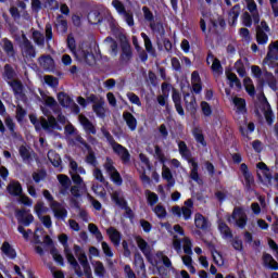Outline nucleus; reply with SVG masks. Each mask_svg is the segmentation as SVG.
Segmentation results:
<instances>
[{"mask_svg":"<svg viewBox=\"0 0 278 278\" xmlns=\"http://www.w3.org/2000/svg\"><path fill=\"white\" fill-rule=\"evenodd\" d=\"M67 47L75 58H77L80 62H86V64H89V66L94 63V54H92L90 48H80L77 50V45L73 34L67 36Z\"/></svg>","mask_w":278,"mask_h":278,"instance_id":"nucleus-1","label":"nucleus"},{"mask_svg":"<svg viewBox=\"0 0 278 278\" xmlns=\"http://www.w3.org/2000/svg\"><path fill=\"white\" fill-rule=\"evenodd\" d=\"M30 123H33L35 125L36 129H40L42 127L43 131H46V134H53L54 129H62V127H60V124H58V119L54 116H49V119L45 118V117H38L30 115Z\"/></svg>","mask_w":278,"mask_h":278,"instance_id":"nucleus-2","label":"nucleus"},{"mask_svg":"<svg viewBox=\"0 0 278 278\" xmlns=\"http://www.w3.org/2000/svg\"><path fill=\"white\" fill-rule=\"evenodd\" d=\"M59 240H60V243L64 245L65 257L68 264H71L73 270L75 271V275H77V277H84V271L81 270V266H79L77 258H75V255H73V252H71L68 244H66L68 242V236L63 233L59 237Z\"/></svg>","mask_w":278,"mask_h":278,"instance_id":"nucleus-3","label":"nucleus"},{"mask_svg":"<svg viewBox=\"0 0 278 278\" xmlns=\"http://www.w3.org/2000/svg\"><path fill=\"white\" fill-rule=\"evenodd\" d=\"M226 220L229 223V225H235V227H239V229H244V227H247V223L249 222V217L242 207L236 206L232 214L226 215Z\"/></svg>","mask_w":278,"mask_h":278,"instance_id":"nucleus-4","label":"nucleus"},{"mask_svg":"<svg viewBox=\"0 0 278 278\" xmlns=\"http://www.w3.org/2000/svg\"><path fill=\"white\" fill-rule=\"evenodd\" d=\"M21 54L24 58V60H27L30 62L31 60L36 59L37 51L36 46H34V42L27 38V35L22 34V41L20 43Z\"/></svg>","mask_w":278,"mask_h":278,"instance_id":"nucleus-5","label":"nucleus"},{"mask_svg":"<svg viewBox=\"0 0 278 278\" xmlns=\"http://www.w3.org/2000/svg\"><path fill=\"white\" fill-rule=\"evenodd\" d=\"M112 5L115 8L117 14L124 18L125 23H127L129 27H134V12L131 10H127L121 0H113Z\"/></svg>","mask_w":278,"mask_h":278,"instance_id":"nucleus-6","label":"nucleus"},{"mask_svg":"<svg viewBox=\"0 0 278 278\" xmlns=\"http://www.w3.org/2000/svg\"><path fill=\"white\" fill-rule=\"evenodd\" d=\"M74 253L83 267L84 275L87 278H92V268H90V263H88V256H86V252L81 249V247L75 244Z\"/></svg>","mask_w":278,"mask_h":278,"instance_id":"nucleus-7","label":"nucleus"},{"mask_svg":"<svg viewBox=\"0 0 278 278\" xmlns=\"http://www.w3.org/2000/svg\"><path fill=\"white\" fill-rule=\"evenodd\" d=\"M119 42H121V49H122L119 60L124 64H127L131 61V58H134V52L131 51V45L129 43V40H127V36H125V34L119 35Z\"/></svg>","mask_w":278,"mask_h":278,"instance_id":"nucleus-8","label":"nucleus"},{"mask_svg":"<svg viewBox=\"0 0 278 278\" xmlns=\"http://www.w3.org/2000/svg\"><path fill=\"white\" fill-rule=\"evenodd\" d=\"M278 60V40L271 42L268 46V52L263 60V64L265 66H268L269 68H275V66H278L277 61Z\"/></svg>","mask_w":278,"mask_h":278,"instance_id":"nucleus-9","label":"nucleus"},{"mask_svg":"<svg viewBox=\"0 0 278 278\" xmlns=\"http://www.w3.org/2000/svg\"><path fill=\"white\" fill-rule=\"evenodd\" d=\"M268 34H270V27L266 21H262L260 25L256 26V42L257 45H267Z\"/></svg>","mask_w":278,"mask_h":278,"instance_id":"nucleus-10","label":"nucleus"},{"mask_svg":"<svg viewBox=\"0 0 278 278\" xmlns=\"http://www.w3.org/2000/svg\"><path fill=\"white\" fill-rule=\"evenodd\" d=\"M50 208L53 212L54 218H56V220H66L68 216V211L66 210V206H64V204L60 202H53Z\"/></svg>","mask_w":278,"mask_h":278,"instance_id":"nucleus-11","label":"nucleus"},{"mask_svg":"<svg viewBox=\"0 0 278 278\" xmlns=\"http://www.w3.org/2000/svg\"><path fill=\"white\" fill-rule=\"evenodd\" d=\"M112 149L113 152L122 160L123 164H129V162H131V154L127 148L123 147L121 143H115Z\"/></svg>","mask_w":278,"mask_h":278,"instance_id":"nucleus-12","label":"nucleus"},{"mask_svg":"<svg viewBox=\"0 0 278 278\" xmlns=\"http://www.w3.org/2000/svg\"><path fill=\"white\" fill-rule=\"evenodd\" d=\"M240 170L244 177L247 190H253V186H255V178H253V174L249 172V166L243 163L240 165Z\"/></svg>","mask_w":278,"mask_h":278,"instance_id":"nucleus-13","label":"nucleus"},{"mask_svg":"<svg viewBox=\"0 0 278 278\" xmlns=\"http://www.w3.org/2000/svg\"><path fill=\"white\" fill-rule=\"evenodd\" d=\"M15 216L17 218V222L25 227H29V225L34 223V215L27 214V211H25V208L15 211Z\"/></svg>","mask_w":278,"mask_h":278,"instance_id":"nucleus-14","label":"nucleus"},{"mask_svg":"<svg viewBox=\"0 0 278 278\" xmlns=\"http://www.w3.org/2000/svg\"><path fill=\"white\" fill-rule=\"evenodd\" d=\"M78 121L80 125H83V128L86 131V134H88L89 136L90 134L92 136L97 135V127H94V124H92V122H90V119H88L86 115H79Z\"/></svg>","mask_w":278,"mask_h":278,"instance_id":"nucleus-15","label":"nucleus"},{"mask_svg":"<svg viewBox=\"0 0 278 278\" xmlns=\"http://www.w3.org/2000/svg\"><path fill=\"white\" fill-rule=\"evenodd\" d=\"M172 214H174V216H178V218H180L182 214L185 220H190V218H192V210L188 208V206H173Z\"/></svg>","mask_w":278,"mask_h":278,"instance_id":"nucleus-16","label":"nucleus"},{"mask_svg":"<svg viewBox=\"0 0 278 278\" xmlns=\"http://www.w3.org/2000/svg\"><path fill=\"white\" fill-rule=\"evenodd\" d=\"M194 225L197 229H201L202 231H207L210 229V220L203 216L201 213H197L194 215Z\"/></svg>","mask_w":278,"mask_h":278,"instance_id":"nucleus-17","label":"nucleus"},{"mask_svg":"<svg viewBox=\"0 0 278 278\" xmlns=\"http://www.w3.org/2000/svg\"><path fill=\"white\" fill-rule=\"evenodd\" d=\"M39 65L45 71H53L55 66V61H53V58L49 54H43L38 59Z\"/></svg>","mask_w":278,"mask_h":278,"instance_id":"nucleus-18","label":"nucleus"},{"mask_svg":"<svg viewBox=\"0 0 278 278\" xmlns=\"http://www.w3.org/2000/svg\"><path fill=\"white\" fill-rule=\"evenodd\" d=\"M262 84L266 81L271 90H277V78L268 70H263V78L261 79Z\"/></svg>","mask_w":278,"mask_h":278,"instance_id":"nucleus-19","label":"nucleus"},{"mask_svg":"<svg viewBox=\"0 0 278 278\" xmlns=\"http://www.w3.org/2000/svg\"><path fill=\"white\" fill-rule=\"evenodd\" d=\"M123 119L125 121L127 127L130 129V131H136L138 127V119H136V116L131 114L128 111L123 112Z\"/></svg>","mask_w":278,"mask_h":278,"instance_id":"nucleus-20","label":"nucleus"},{"mask_svg":"<svg viewBox=\"0 0 278 278\" xmlns=\"http://www.w3.org/2000/svg\"><path fill=\"white\" fill-rule=\"evenodd\" d=\"M136 243L147 260H151V247L149 243L142 237H136Z\"/></svg>","mask_w":278,"mask_h":278,"instance_id":"nucleus-21","label":"nucleus"},{"mask_svg":"<svg viewBox=\"0 0 278 278\" xmlns=\"http://www.w3.org/2000/svg\"><path fill=\"white\" fill-rule=\"evenodd\" d=\"M189 164H191V173H190V179L199 184L200 186H203V179L199 177V164L194 159L189 160Z\"/></svg>","mask_w":278,"mask_h":278,"instance_id":"nucleus-22","label":"nucleus"},{"mask_svg":"<svg viewBox=\"0 0 278 278\" xmlns=\"http://www.w3.org/2000/svg\"><path fill=\"white\" fill-rule=\"evenodd\" d=\"M7 191L11 197H18L23 192V186L18 180H12L10 184L7 186Z\"/></svg>","mask_w":278,"mask_h":278,"instance_id":"nucleus-23","label":"nucleus"},{"mask_svg":"<svg viewBox=\"0 0 278 278\" xmlns=\"http://www.w3.org/2000/svg\"><path fill=\"white\" fill-rule=\"evenodd\" d=\"M54 27L58 31H61V34H66V31H68V21L64 18V15L59 14L56 16V22L54 24Z\"/></svg>","mask_w":278,"mask_h":278,"instance_id":"nucleus-24","label":"nucleus"},{"mask_svg":"<svg viewBox=\"0 0 278 278\" xmlns=\"http://www.w3.org/2000/svg\"><path fill=\"white\" fill-rule=\"evenodd\" d=\"M262 260H263V266H265L266 268H271V270L278 269V263H277V261H275L273 255L264 252Z\"/></svg>","mask_w":278,"mask_h":278,"instance_id":"nucleus-25","label":"nucleus"},{"mask_svg":"<svg viewBox=\"0 0 278 278\" xmlns=\"http://www.w3.org/2000/svg\"><path fill=\"white\" fill-rule=\"evenodd\" d=\"M172 99L174 101V105L177 113L180 116H184L185 112H184V106H181V94H179V91H177V89H173Z\"/></svg>","mask_w":278,"mask_h":278,"instance_id":"nucleus-26","label":"nucleus"},{"mask_svg":"<svg viewBox=\"0 0 278 278\" xmlns=\"http://www.w3.org/2000/svg\"><path fill=\"white\" fill-rule=\"evenodd\" d=\"M106 233H108L111 242H113L114 247L121 245V231H118L114 227H110V228H108Z\"/></svg>","mask_w":278,"mask_h":278,"instance_id":"nucleus-27","label":"nucleus"},{"mask_svg":"<svg viewBox=\"0 0 278 278\" xmlns=\"http://www.w3.org/2000/svg\"><path fill=\"white\" fill-rule=\"evenodd\" d=\"M135 266L139 268L138 275L141 274V277H147V268L144 266V258H142V255L140 253L135 254Z\"/></svg>","mask_w":278,"mask_h":278,"instance_id":"nucleus-28","label":"nucleus"},{"mask_svg":"<svg viewBox=\"0 0 278 278\" xmlns=\"http://www.w3.org/2000/svg\"><path fill=\"white\" fill-rule=\"evenodd\" d=\"M218 230L222 233L224 240H229L233 238V232L231 231V228L225 222L218 223Z\"/></svg>","mask_w":278,"mask_h":278,"instance_id":"nucleus-29","label":"nucleus"},{"mask_svg":"<svg viewBox=\"0 0 278 278\" xmlns=\"http://www.w3.org/2000/svg\"><path fill=\"white\" fill-rule=\"evenodd\" d=\"M191 85L193 88V92H195V94H199L203 89L201 87V76H199V72L197 71L192 72L191 74Z\"/></svg>","mask_w":278,"mask_h":278,"instance_id":"nucleus-30","label":"nucleus"},{"mask_svg":"<svg viewBox=\"0 0 278 278\" xmlns=\"http://www.w3.org/2000/svg\"><path fill=\"white\" fill-rule=\"evenodd\" d=\"M265 106H264V116L266 119L267 125H273L275 121V114L273 113V109H270V103H268V100L264 98Z\"/></svg>","mask_w":278,"mask_h":278,"instance_id":"nucleus-31","label":"nucleus"},{"mask_svg":"<svg viewBox=\"0 0 278 278\" xmlns=\"http://www.w3.org/2000/svg\"><path fill=\"white\" fill-rule=\"evenodd\" d=\"M30 31H31V38L35 45H37V47H45V41L47 40L45 39V34L34 28H31Z\"/></svg>","mask_w":278,"mask_h":278,"instance_id":"nucleus-32","label":"nucleus"},{"mask_svg":"<svg viewBox=\"0 0 278 278\" xmlns=\"http://www.w3.org/2000/svg\"><path fill=\"white\" fill-rule=\"evenodd\" d=\"M178 151L185 160H188V162H190V160H194L192 157V152H190V149H188V144H186L185 141L178 142Z\"/></svg>","mask_w":278,"mask_h":278,"instance_id":"nucleus-33","label":"nucleus"},{"mask_svg":"<svg viewBox=\"0 0 278 278\" xmlns=\"http://www.w3.org/2000/svg\"><path fill=\"white\" fill-rule=\"evenodd\" d=\"M226 77L229 81L230 88H233L236 86L237 90H242V83L240 81V78L231 72L226 73Z\"/></svg>","mask_w":278,"mask_h":278,"instance_id":"nucleus-34","label":"nucleus"},{"mask_svg":"<svg viewBox=\"0 0 278 278\" xmlns=\"http://www.w3.org/2000/svg\"><path fill=\"white\" fill-rule=\"evenodd\" d=\"M233 105L237 108L239 114H247V100L243 98L235 97L232 99Z\"/></svg>","mask_w":278,"mask_h":278,"instance_id":"nucleus-35","label":"nucleus"},{"mask_svg":"<svg viewBox=\"0 0 278 278\" xmlns=\"http://www.w3.org/2000/svg\"><path fill=\"white\" fill-rule=\"evenodd\" d=\"M141 38L144 40L146 51L152 55V58H157V52H155V48H153V43L151 42V38L147 36V34L142 33Z\"/></svg>","mask_w":278,"mask_h":278,"instance_id":"nucleus-36","label":"nucleus"},{"mask_svg":"<svg viewBox=\"0 0 278 278\" xmlns=\"http://www.w3.org/2000/svg\"><path fill=\"white\" fill-rule=\"evenodd\" d=\"M48 160L55 168H60V166H62V157H60V154L53 150L48 152Z\"/></svg>","mask_w":278,"mask_h":278,"instance_id":"nucleus-37","label":"nucleus"},{"mask_svg":"<svg viewBox=\"0 0 278 278\" xmlns=\"http://www.w3.org/2000/svg\"><path fill=\"white\" fill-rule=\"evenodd\" d=\"M3 42V51L9 55V58H14L16 55V51H14V43L8 38L2 39Z\"/></svg>","mask_w":278,"mask_h":278,"instance_id":"nucleus-38","label":"nucleus"},{"mask_svg":"<svg viewBox=\"0 0 278 278\" xmlns=\"http://www.w3.org/2000/svg\"><path fill=\"white\" fill-rule=\"evenodd\" d=\"M8 84L11 86L16 97H21L23 94V83H21V80L13 79L9 80Z\"/></svg>","mask_w":278,"mask_h":278,"instance_id":"nucleus-39","label":"nucleus"},{"mask_svg":"<svg viewBox=\"0 0 278 278\" xmlns=\"http://www.w3.org/2000/svg\"><path fill=\"white\" fill-rule=\"evenodd\" d=\"M93 270H94V275H97V277H100V278L105 277V275L108 274V270L105 269V265H103L101 261H96L93 263Z\"/></svg>","mask_w":278,"mask_h":278,"instance_id":"nucleus-40","label":"nucleus"},{"mask_svg":"<svg viewBox=\"0 0 278 278\" xmlns=\"http://www.w3.org/2000/svg\"><path fill=\"white\" fill-rule=\"evenodd\" d=\"M58 179H59V184H61V186H62L61 193L65 194L66 190H68V188H71V178H68V176H66L64 174H60V175H58Z\"/></svg>","mask_w":278,"mask_h":278,"instance_id":"nucleus-41","label":"nucleus"},{"mask_svg":"<svg viewBox=\"0 0 278 278\" xmlns=\"http://www.w3.org/2000/svg\"><path fill=\"white\" fill-rule=\"evenodd\" d=\"M162 177L163 179H166L168 188H173V186H175V178L173 177L170 168L163 166Z\"/></svg>","mask_w":278,"mask_h":278,"instance_id":"nucleus-42","label":"nucleus"},{"mask_svg":"<svg viewBox=\"0 0 278 278\" xmlns=\"http://www.w3.org/2000/svg\"><path fill=\"white\" fill-rule=\"evenodd\" d=\"M58 101L60 105H62V108H71L73 103V99H71L70 96L66 94L65 92L58 93Z\"/></svg>","mask_w":278,"mask_h":278,"instance_id":"nucleus-43","label":"nucleus"},{"mask_svg":"<svg viewBox=\"0 0 278 278\" xmlns=\"http://www.w3.org/2000/svg\"><path fill=\"white\" fill-rule=\"evenodd\" d=\"M111 199L114 201V203H116V205H118V207H127V201L125 198H123V195H121V192L114 191L111 195Z\"/></svg>","mask_w":278,"mask_h":278,"instance_id":"nucleus-44","label":"nucleus"},{"mask_svg":"<svg viewBox=\"0 0 278 278\" xmlns=\"http://www.w3.org/2000/svg\"><path fill=\"white\" fill-rule=\"evenodd\" d=\"M192 134L199 144L207 147V141H205V136H203V130H201V128H193Z\"/></svg>","mask_w":278,"mask_h":278,"instance_id":"nucleus-45","label":"nucleus"},{"mask_svg":"<svg viewBox=\"0 0 278 278\" xmlns=\"http://www.w3.org/2000/svg\"><path fill=\"white\" fill-rule=\"evenodd\" d=\"M243 86L250 97H255V85H253V79H251V77H245L243 79Z\"/></svg>","mask_w":278,"mask_h":278,"instance_id":"nucleus-46","label":"nucleus"},{"mask_svg":"<svg viewBox=\"0 0 278 278\" xmlns=\"http://www.w3.org/2000/svg\"><path fill=\"white\" fill-rule=\"evenodd\" d=\"M103 105H105V100L102 99L92 106L93 112L100 118H103V116H105V108H103Z\"/></svg>","mask_w":278,"mask_h":278,"instance_id":"nucleus-47","label":"nucleus"},{"mask_svg":"<svg viewBox=\"0 0 278 278\" xmlns=\"http://www.w3.org/2000/svg\"><path fill=\"white\" fill-rule=\"evenodd\" d=\"M50 255H52L56 264H59L60 266H64V257L62 256V254H60V251H58L53 245L50 249Z\"/></svg>","mask_w":278,"mask_h":278,"instance_id":"nucleus-48","label":"nucleus"},{"mask_svg":"<svg viewBox=\"0 0 278 278\" xmlns=\"http://www.w3.org/2000/svg\"><path fill=\"white\" fill-rule=\"evenodd\" d=\"M1 251L8 255V257H11V260H14L16 257V251L12 249V245L8 241H5L2 244Z\"/></svg>","mask_w":278,"mask_h":278,"instance_id":"nucleus-49","label":"nucleus"},{"mask_svg":"<svg viewBox=\"0 0 278 278\" xmlns=\"http://www.w3.org/2000/svg\"><path fill=\"white\" fill-rule=\"evenodd\" d=\"M16 76V72H14V68L10 64L4 65V73L3 77L8 79L9 81L14 80V77Z\"/></svg>","mask_w":278,"mask_h":278,"instance_id":"nucleus-50","label":"nucleus"},{"mask_svg":"<svg viewBox=\"0 0 278 278\" xmlns=\"http://www.w3.org/2000/svg\"><path fill=\"white\" fill-rule=\"evenodd\" d=\"M72 177V181L76 184V186H80V190H86V182L77 172L70 174Z\"/></svg>","mask_w":278,"mask_h":278,"instance_id":"nucleus-51","label":"nucleus"},{"mask_svg":"<svg viewBox=\"0 0 278 278\" xmlns=\"http://www.w3.org/2000/svg\"><path fill=\"white\" fill-rule=\"evenodd\" d=\"M45 39H46V42L49 47V42L51 40H53V26L51 25V23H47L46 26H45Z\"/></svg>","mask_w":278,"mask_h":278,"instance_id":"nucleus-52","label":"nucleus"},{"mask_svg":"<svg viewBox=\"0 0 278 278\" xmlns=\"http://www.w3.org/2000/svg\"><path fill=\"white\" fill-rule=\"evenodd\" d=\"M150 28L152 29V31H154L155 34H159L160 36H164V34H166V30H164V25L160 22L157 23L151 22Z\"/></svg>","mask_w":278,"mask_h":278,"instance_id":"nucleus-53","label":"nucleus"},{"mask_svg":"<svg viewBox=\"0 0 278 278\" xmlns=\"http://www.w3.org/2000/svg\"><path fill=\"white\" fill-rule=\"evenodd\" d=\"M229 16L232 25H236V21H238V16H240V4H236L229 11Z\"/></svg>","mask_w":278,"mask_h":278,"instance_id":"nucleus-54","label":"nucleus"},{"mask_svg":"<svg viewBox=\"0 0 278 278\" xmlns=\"http://www.w3.org/2000/svg\"><path fill=\"white\" fill-rule=\"evenodd\" d=\"M88 229H89L90 233L94 235L98 242H101V240H103V235L101 233V230H99V227H97V225L89 224Z\"/></svg>","mask_w":278,"mask_h":278,"instance_id":"nucleus-55","label":"nucleus"},{"mask_svg":"<svg viewBox=\"0 0 278 278\" xmlns=\"http://www.w3.org/2000/svg\"><path fill=\"white\" fill-rule=\"evenodd\" d=\"M34 210L38 217L42 216V214H47V212L49 211V208L47 206H45V202H42V201H38L35 204Z\"/></svg>","mask_w":278,"mask_h":278,"instance_id":"nucleus-56","label":"nucleus"},{"mask_svg":"<svg viewBox=\"0 0 278 278\" xmlns=\"http://www.w3.org/2000/svg\"><path fill=\"white\" fill-rule=\"evenodd\" d=\"M5 126L10 130V134L13 138H18V134L16 130H14V127H16V124H14V121L11 117L5 118Z\"/></svg>","mask_w":278,"mask_h":278,"instance_id":"nucleus-57","label":"nucleus"},{"mask_svg":"<svg viewBox=\"0 0 278 278\" xmlns=\"http://www.w3.org/2000/svg\"><path fill=\"white\" fill-rule=\"evenodd\" d=\"M93 177H94V179H97V181H100V184H103V186L110 185V182H108V180H105V177L103 176V172H101L99 169V167H96L93 169Z\"/></svg>","mask_w":278,"mask_h":278,"instance_id":"nucleus-58","label":"nucleus"},{"mask_svg":"<svg viewBox=\"0 0 278 278\" xmlns=\"http://www.w3.org/2000/svg\"><path fill=\"white\" fill-rule=\"evenodd\" d=\"M256 167L260 168V170H263L264 176L266 177V179H268V181L273 179V175L270 174V168H268V166L264 162L257 163Z\"/></svg>","mask_w":278,"mask_h":278,"instance_id":"nucleus-59","label":"nucleus"},{"mask_svg":"<svg viewBox=\"0 0 278 278\" xmlns=\"http://www.w3.org/2000/svg\"><path fill=\"white\" fill-rule=\"evenodd\" d=\"M45 103L46 105H48V108H51L53 112H60V106L58 105V101H55V98L48 97L46 98Z\"/></svg>","mask_w":278,"mask_h":278,"instance_id":"nucleus-60","label":"nucleus"},{"mask_svg":"<svg viewBox=\"0 0 278 278\" xmlns=\"http://www.w3.org/2000/svg\"><path fill=\"white\" fill-rule=\"evenodd\" d=\"M211 60L213 61L211 66L212 71L214 73L223 74V65L220 64V60L214 59V55H211Z\"/></svg>","mask_w":278,"mask_h":278,"instance_id":"nucleus-61","label":"nucleus"},{"mask_svg":"<svg viewBox=\"0 0 278 278\" xmlns=\"http://www.w3.org/2000/svg\"><path fill=\"white\" fill-rule=\"evenodd\" d=\"M146 195H147V200H148V203L151 207H153V205H155V203H157V193L155 192H151V190H147L146 191Z\"/></svg>","mask_w":278,"mask_h":278,"instance_id":"nucleus-62","label":"nucleus"},{"mask_svg":"<svg viewBox=\"0 0 278 278\" xmlns=\"http://www.w3.org/2000/svg\"><path fill=\"white\" fill-rule=\"evenodd\" d=\"M184 253H186V255H192V241L190 240V238L185 237L184 240Z\"/></svg>","mask_w":278,"mask_h":278,"instance_id":"nucleus-63","label":"nucleus"},{"mask_svg":"<svg viewBox=\"0 0 278 278\" xmlns=\"http://www.w3.org/2000/svg\"><path fill=\"white\" fill-rule=\"evenodd\" d=\"M154 214L157 216V218H166V208L162 204H157L153 208Z\"/></svg>","mask_w":278,"mask_h":278,"instance_id":"nucleus-64","label":"nucleus"}]
</instances>
